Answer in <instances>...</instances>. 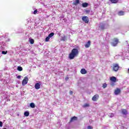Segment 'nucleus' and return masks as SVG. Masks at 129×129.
Segmentation results:
<instances>
[{
    "label": "nucleus",
    "mask_w": 129,
    "mask_h": 129,
    "mask_svg": "<svg viewBox=\"0 0 129 129\" xmlns=\"http://www.w3.org/2000/svg\"><path fill=\"white\" fill-rule=\"evenodd\" d=\"M103 88H106L107 87V84L106 83H104L102 86Z\"/></svg>",
    "instance_id": "nucleus-24"
},
{
    "label": "nucleus",
    "mask_w": 129,
    "mask_h": 129,
    "mask_svg": "<svg viewBox=\"0 0 129 129\" xmlns=\"http://www.w3.org/2000/svg\"><path fill=\"white\" fill-rule=\"evenodd\" d=\"M70 94L71 95H72V94H73V91H70Z\"/></svg>",
    "instance_id": "nucleus-33"
},
{
    "label": "nucleus",
    "mask_w": 129,
    "mask_h": 129,
    "mask_svg": "<svg viewBox=\"0 0 129 129\" xmlns=\"http://www.w3.org/2000/svg\"><path fill=\"white\" fill-rule=\"evenodd\" d=\"M29 115H30V113L28 111L24 112V116H29Z\"/></svg>",
    "instance_id": "nucleus-21"
},
{
    "label": "nucleus",
    "mask_w": 129,
    "mask_h": 129,
    "mask_svg": "<svg viewBox=\"0 0 129 129\" xmlns=\"http://www.w3.org/2000/svg\"><path fill=\"white\" fill-rule=\"evenodd\" d=\"M110 81H112V82L115 83V82H116V78L115 77H111L110 78Z\"/></svg>",
    "instance_id": "nucleus-10"
},
{
    "label": "nucleus",
    "mask_w": 129,
    "mask_h": 129,
    "mask_svg": "<svg viewBox=\"0 0 129 129\" xmlns=\"http://www.w3.org/2000/svg\"><path fill=\"white\" fill-rule=\"evenodd\" d=\"M79 4H80V0H75V2L73 3V5L77 6Z\"/></svg>",
    "instance_id": "nucleus-14"
},
{
    "label": "nucleus",
    "mask_w": 129,
    "mask_h": 129,
    "mask_svg": "<svg viewBox=\"0 0 129 129\" xmlns=\"http://www.w3.org/2000/svg\"><path fill=\"white\" fill-rule=\"evenodd\" d=\"M29 42H30V44H34V39H30Z\"/></svg>",
    "instance_id": "nucleus-25"
},
{
    "label": "nucleus",
    "mask_w": 129,
    "mask_h": 129,
    "mask_svg": "<svg viewBox=\"0 0 129 129\" xmlns=\"http://www.w3.org/2000/svg\"><path fill=\"white\" fill-rule=\"evenodd\" d=\"M111 86H114V83H112L111 84Z\"/></svg>",
    "instance_id": "nucleus-35"
},
{
    "label": "nucleus",
    "mask_w": 129,
    "mask_h": 129,
    "mask_svg": "<svg viewBox=\"0 0 129 129\" xmlns=\"http://www.w3.org/2000/svg\"><path fill=\"white\" fill-rule=\"evenodd\" d=\"M38 13V10H36L34 11L33 14L34 15H36V14Z\"/></svg>",
    "instance_id": "nucleus-30"
},
{
    "label": "nucleus",
    "mask_w": 129,
    "mask_h": 129,
    "mask_svg": "<svg viewBox=\"0 0 129 129\" xmlns=\"http://www.w3.org/2000/svg\"><path fill=\"white\" fill-rule=\"evenodd\" d=\"M128 71H129V68H128Z\"/></svg>",
    "instance_id": "nucleus-40"
},
{
    "label": "nucleus",
    "mask_w": 129,
    "mask_h": 129,
    "mask_svg": "<svg viewBox=\"0 0 129 129\" xmlns=\"http://www.w3.org/2000/svg\"><path fill=\"white\" fill-rule=\"evenodd\" d=\"M88 3H84L82 4V6L83 7V8H87V7H88Z\"/></svg>",
    "instance_id": "nucleus-15"
},
{
    "label": "nucleus",
    "mask_w": 129,
    "mask_h": 129,
    "mask_svg": "<svg viewBox=\"0 0 129 129\" xmlns=\"http://www.w3.org/2000/svg\"><path fill=\"white\" fill-rule=\"evenodd\" d=\"M90 105L88 103H85L83 106V107H84V108H85V107H89Z\"/></svg>",
    "instance_id": "nucleus-20"
},
{
    "label": "nucleus",
    "mask_w": 129,
    "mask_h": 129,
    "mask_svg": "<svg viewBox=\"0 0 129 129\" xmlns=\"http://www.w3.org/2000/svg\"><path fill=\"white\" fill-rule=\"evenodd\" d=\"M78 54H79L78 49L77 48H73L71 52L69 54V58L70 60H72V59H74L75 57H77Z\"/></svg>",
    "instance_id": "nucleus-1"
},
{
    "label": "nucleus",
    "mask_w": 129,
    "mask_h": 129,
    "mask_svg": "<svg viewBox=\"0 0 129 129\" xmlns=\"http://www.w3.org/2000/svg\"><path fill=\"white\" fill-rule=\"evenodd\" d=\"M112 67L113 71L115 72H117V71L119 69V66L117 63H113Z\"/></svg>",
    "instance_id": "nucleus-3"
},
{
    "label": "nucleus",
    "mask_w": 129,
    "mask_h": 129,
    "mask_svg": "<svg viewBox=\"0 0 129 129\" xmlns=\"http://www.w3.org/2000/svg\"><path fill=\"white\" fill-rule=\"evenodd\" d=\"M30 107H31V108H35V103H31L30 104Z\"/></svg>",
    "instance_id": "nucleus-19"
},
{
    "label": "nucleus",
    "mask_w": 129,
    "mask_h": 129,
    "mask_svg": "<svg viewBox=\"0 0 129 129\" xmlns=\"http://www.w3.org/2000/svg\"><path fill=\"white\" fill-rule=\"evenodd\" d=\"M68 80V79H66V80Z\"/></svg>",
    "instance_id": "nucleus-38"
},
{
    "label": "nucleus",
    "mask_w": 129,
    "mask_h": 129,
    "mask_svg": "<svg viewBox=\"0 0 129 129\" xmlns=\"http://www.w3.org/2000/svg\"><path fill=\"white\" fill-rule=\"evenodd\" d=\"M21 76H18L17 77V78L18 79H21Z\"/></svg>",
    "instance_id": "nucleus-32"
},
{
    "label": "nucleus",
    "mask_w": 129,
    "mask_h": 129,
    "mask_svg": "<svg viewBox=\"0 0 129 129\" xmlns=\"http://www.w3.org/2000/svg\"><path fill=\"white\" fill-rule=\"evenodd\" d=\"M82 20L85 23V24H88V23H89V19H88L87 16H83Z\"/></svg>",
    "instance_id": "nucleus-5"
},
{
    "label": "nucleus",
    "mask_w": 129,
    "mask_h": 129,
    "mask_svg": "<svg viewBox=\"0 0 129 129\" xmlns=\"http://www.w3.org/2000/svg\"><path fill=\"white\" fill-rule=\"evenodd\" d=\"M54 36V32H51V33H50L49 35H48V37L49 38H52V37H53Z\"/></svg>",
    "instance_id": "nucleus-23"
},
{
    "label": "nucleus",
    "mask_w": 129,
    "mask_h": 129,
    "mask_svg": "<svg viewBox=\"0 0 129 129\" xmlns=\"http://www.w3.org/2000/svg\"><path fill=\"white\" fill-rule=\"evenodd\" d=\"M98 98H99V95L95 94L92 98V100L93 101H97L98 100Z\"/></svg>",
    "instance_id": "nucleus-6"
},
{
    "label": "nucleus",
    "mask_w": 129,
    "mask_h": 129,
    "mask_svg": "<svg viewBox=\"0 0 129 129\" xmlns=\"http://www.w3.org/2000/svg\"><path fill=\"white\" fill-rule=\"evenodd\" d=\"M7 53H8V51H2V54H4V55H6Z\"/></svg>",
    "instance_id": "nucleus-28"
},
{
    "label": "nucleus",
    "mask_w": 129,
    "mask_h": 129,
    "mask_svg": "<svg viewBox=\"0 0 129 129\" xmlns=\"http://www.w3.org/2000/svg\"><path fill=\"white\" fill-rule=\"evenodd\" d=\"M111 117H112V116H114V114H111Z\"/></svg>",
    "instance_id": "nucleus-36"
},
{
    "label": "nucleus",
    "mask_w": 129,
    "mask_h": 129,
    "mask_svg": "<svg viewBox=\"0 0 129 129\" xmlns=\"http://www.w3.org/2000/svg\"><path fill=\"white\" fill-rule=\"evenodd\" d=\"M81 74H86L87 73V71L85 70V69H82L81 70Z\"/></svg>",
    "instance_id": "nucleus-13"
},
{
    "label": "nucleus",
    "mask_w": 129,
    "mask_h": 129,
    "mask_svg": "<svg viewBox=\"0 0 129 129\" xmlns=\"http://www.w3.org/2000/svg\"><path fill=\"white\" fill-rule=\"evenodd\" d=\"M61 41H66V36H63L61 38Z\"/></svg>",
    "instance_id": "nucleus-27"
},
{
    "label": "nucleus",
    "mask_w": 129,
    "mask_h": 129,
    "mask_svg": "<svg viewBox=\"0 0 129 129\" xmlns=\"http://www.w3.org/2000/svg\"><path fill=\"white\" fill-rule=\"evenodd\" d=\"M99 28L101 29V30H104L105 29V25H102L100 26H99Z\"/></svg>",
    "instance_id": "nucleus-17"
},
{
    "label": "nucleus",
    "mask_w": 129,
    "mask_h": 129,
    "mask_svg": "<svg viewBox=\"0 0 129 129\" xmlns=\"http://www.w3.org/2000/svg\"><path fill=\"white\" fill-rule=\"evenodd\" d=\"M49 40H50V38L48 36H47L45 38V42H49Z\"/></svg>",
    "instance_id": "nucleus-26"
},
{
    "label": "nucleus",
    "mask_w": 129,
    "mask_h": 129,
    "mask_svg": "<svg viewBox=\"0 0 129 129\" xmlns=\"http://www.w3.org/2000/svg\"><path fill=\"white\" fill-rule=\"evenodd\" d=\"M68 80V79H66V80Z\"/></svg>",
    "instance_id": "nucleus-39"
},
{
    "label": "nucleus",
    "mask_w": 129,
    "mask_h": 129,
    "mask_svg": "<svg viewBox=\"0 0 129 129\" xmlns=\"http://www.w3.org/2000/svg\"><path fill=\"white\" fill-rule=\"evenodd\" d=\"M34 87L35 89H40V88H41V84H40V83H37L35 84Z\"/></svg>",
    "instance_id": "nucleus-8"
},
{
    "label": "nucleus",
    "mask_w": 129,
    "mask_h": 129,
    "mask_svg": "<svg viewBox=\"0 0 129 129\" xmlns=\"http://www.w3.org/2000/svg\"><path fill=\"white\" fill-rule=\"evenodd\" d=\"M75 120H77V117L73 116L71 118L70 122H73V121H75Z\"/></svg>",
    "instance_id": "nucleus-11"
},
{
    "label": "nucleus",
    "mask_w": 129,
    "mask_h": 129,
    "mask_svg": "<svg viewBox=\"0 0 129 129\" xmlns=\"http://www.w3.org/2000/svg\"><path fill=\"white\" fill-rule=\"evenodd\" d=\"M124 13L123 11H120L118 13V16H123Z\"/></svg>",
    "instance_id": "nucleus-18"
},
{
    "label": "nucleus",
    "mask_w": 129,
    "mask_h": 129,
    "mask_svg": "<svg viewBox=\"0 0 129 129\" xmlns=\"http://www.w3.org/2000/svg\"><path fill=\"white\" fill-rule=\"evenodd\" d=\"M120 92H121V91L120 90V89L117 88L116 89L114 90V94L115 95H118V94H120Z\"/></svg>",
    "instance_id": "nucleus-7"
},
{
    "label": "nucleus",
    "mask_w": 129,
    "mask_h": 129,
    "mask_svg": "<svg viewBox=\"0 0 129 129\" xmlns=\"http://www.w3.org/2000/svg\"><path fill=\"white\" fill-rule=\"evenodd\" d=\"M29 81V78H28V77L26 76L24 77V79L22 81V85L23 86H25L26 84H28V82Z\"/></svg>",
    "instance_id": "nucleus-4"
},
{
    "label": "nucleus",
    "mask_w": 129,
    "mask_h": 129,
    "mask_svg": "<svg viewBox=\"0 0 129 129\" xmlns=\"http://www.w3.org/2000/svg\"><path fill=\"white\" fill-rule=\"evenodd\" d=\"M118 43H119V40L118 39V38H114L113 41L111 43V45L113 46V47H116Z\"/></svg>",
    "instance_id": "nucleus-2"
},
{
    "label": "nucleus",
    "mask_w": 129,
    "mask_h": 129,
    "mask_svg": "<svg viewBox=\"0 0 129 129\" xmlns=\"http://www.w3.org/2000/svg\"><path fill=\"white\" fill-rule=\"evenodd\" d=\"M91 44V41H90V40H89L85 45V48H89L90 47Z\"/></svg>",
    "instance_id": "nucleus-9"
},
{
    "label": "nucleus",
    "mask_w": 129,
    "mask_h": 129,
    "mask_svg": "<svg viewBox=\"0 0 129 129\" xmlns=\"http://www.w3.org/2000/svg\"><path fill=\"white\" fill-rule=\"evenodd\" d=\"M109 2H110L111 4H117L118 0H109Z\"/></svg>",
    "instance_id": "nucleus-16"
},
{
    "label": "nucleus",
    "mask_w": 129,
    "mask_h": 129,
    "mask_svg": "<svg viewBox=\"0 0 129 129\" xmlns=\"http://www.w3.org/2000/svg\"><path fill=\"white\" fill-rule=\"evenodd\" d=\"M17 70L18 71H23V68L22 67H18Z\"/></svg>",
    "instance_id": "nucleus-22"
},
{
    "label": "nucleus",
    "mask_w": 129,
    "mask_h": 129,
    "mask_svg": "<svg viewBox=\"0 0 129 129\" xmlns=\"http://www.w3.org/2000/svg\"><path fill=\"white\" fill-rule=\"evenodd\" d=\"M3 129H7V128H4Z\"/></svg>",
    "instance_id": "nucleus-37"
},
{
    "label": "nucleus",
    "mask_w": 129,
    "mask_h": 129,
    "mask_svg": "<svg viewBox=\"0 0 129 129\" xmlns=\"http://www.w3.org/2000/svg\"><path fill=\"white\" fill-rule=\"evenodd\" d=\"M85 12H86V14H89L90 13V10H85Z\"/></svg>",
    "instance_id": "nucleus-29"
},
{
    "label": "nucleus",
    "mask_w": 129,
    "mask_h": 129,
    "mask_svg": "<svg viewBox=\"0 0 129 129\" xmlns=\"http://www.w3.org/2000/svg\"><path fill=\"white\" fill-rule=\"evenodd\" d=\"M0 126L2 127L3 126V122L0 121Z\"/></svg>",
    "instance_id": "nucleus-34"
},
{
    "label": "nucleus",
    "mask_w": 129,
    "mask_h": 129,
    "mask_svg": "<svg viewBox=\"0 0 129 129\" xmlns=\"http://www.w3.org/2000/svg\"><path fill=\"white\" fill-rule=\"evenodd\" d=\"M121 112L122 114H124V115H126V114H127V110L125 109H122L121 110Z\"/></svg>",
    "instance_id": "nucleus-12"
},
{
    "label": "nucleus",
    "mask_w": 129,
    "mask_h": 129,
    "mask_svg": "<svg viewBox=\"0 0 129 129\" xmlns=\"http://www.w3.org/2000/svg\"><path fill=\"white\" fill-rule=\"evenodd\" d=\"M88 129H93V127H92L90 125H89V126H88Z\"/></svg>",
    "instance_id": "nucleus-31"
}]
</instances>
